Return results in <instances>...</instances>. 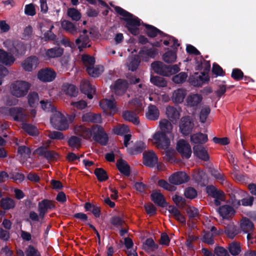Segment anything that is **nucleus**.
<instances>
[{"label":"nucleus","instance_id":"2eb2a0df","mask_svg":"<svg viewBox=\"0 0 256 256\" xmlns=\"http://www.w3.org/2000/svg\"><path fill=\"white\" fill-rule=\"evenodd\" d=\"M143 164L150 168L154 167L158 163V157L153 151L144 152L143 154Z\"/></svg>","mask_w":256,"mask_h":256},{"label":"nucleus","instance_id":"f3484780","mask_svg":"<svg viewBox=\"0 0 256 256\" xmlns=\"http://www.w3.org/2000/svg\"><path fill=\"white\" fill-rule=\"evenodd\" d=\"M142 24L146 28L145 33L150 38H155L158 34L162 38L165 37V36H167V34L152 25L144 22H142Z\"/></svg>","mask_w":256,"mask_h":256},{"label":"nucleus","instance_id":"79ce46f5","mask_svg":"<svg viewBox=\"0 0 256 256\" xmlns=\"http://www.w3.org/2000/svg\"><path fill=\"white\" fill-rule=\"evenodd\" d=\"M15 206L14 200L9 197L2 198L0 200V206L4 210L12 209Z\"/></svg>","mask_w":256,"mask_h":256},{"label":"nucleus","instance_id":"ddd939ff","mask_svg":"<svg viewBox=\"0 0 256 256\" xmlns=\"http://www.w3.org/2000/svg\"><path fill=\"white\" fill-rule=\"evenodd\" d=\"M189 80L194 86H200L208 82L210 76L202 73L195 72L194 75L190 76Z\"/></svg>","mask_w":256,"mask_h":256},{"label":"nucleus","instance_id":"f03ea898","mask_svg":"<svg viewBox=\"0 0 256 256\" xmlns=\"http://www.w3.org/2000/svg\"><path fill=\"white\" fill-rule=\"evenodd\" d=\"M4 44L11 54L16 56L24 55L26 51L24 44L19 40H6Z\"/></svg>","mask_w":256,"mask_h":256},{"label":"nucleus","instance_id":"a211bd4d","mask_svg":"<svg viewBox=\"0 0 256 256\" xmlns=\"http://www.w3.org/2000/svg\"><path fill=\"white\" fill-rule=\"evenodd\" d=\"M128 87V82L122 79L117 80L113 86V89L116 94L121 96L126 92Z\"/></svg>","mask_w":256,"mask_h":256},{"label":"nucleus","instance_id":"473e14b6","mask_svg":"<svg viewBox=\"0 0 256 256\" xmlns=\"http://www.w3.org/2000/svg\"><path fill=\"white\" fill-rule=\"evenodd\" d=\"M218 211L220 215L224 218H228L230 216L234 214L235 213L234 208L226 204L220 206Z\"/></svg>","mask_w":256,"mask_h":256},{"label":"nucleus","instance_id":"412c9836","mask_svg":"<svg viewBox=\"0 0 256 256\" xmlns=\"http://www.w3.org/2000/svg\"><path fill=\"white\" fill-rule=\"evenodd\" d=\"M64 53V50L60 47H54L48 49L46 50L45 54L43 55L46 60L50 58L60 57Z\"/></svg>","mask_w":256,"mask_h":256},{"label":"nucleus","instance_id":"f8f14e48","mask_svg":"<svg viewBox=\"0 0 256 256\" xmlns=\"http://www.w3.org/2000/svg\"><path fill=\"white\" fill-rule=\"evenodd\" d=\"M158 50L155 48H148L146 46H143L139 51L138 55L142 60L148 62L150 58H154L158 54Z\"/></svg>","mask_w":256,"mask_h":256},{"label":"nucleus","instance_id":"09e8293b","mask_svg":"<svg viewBox=\"0 0 256 256\" xmlns=\"http://www.w3.org/2000/svg\"><path fill=\"white\" fill-rule=\"evenodd\" d=\"M94 174L99 182L106 181L108 179V176L106 172L102 168H96L95 169Z\"/></svg>","mask_w":256,"mask_h":256},{"label":"nucleus","instance_id":"b1692460","mask_svg":"<svg viewBox=\"0 0 256 256\" xmlns=\"http://www.w3.org/2000/svg\"><path fill=\"white\" fill-rule=\"evenodd\" d=\"M194 154L198 158L207 162L209 160V156L206 148L200 146L196 145L193 147Z\"/></svg>","mask_w":256,"mask_h":256},{"label":"nucleus","instance_id":"1a4fd4ad","mask_svg":"<svg viewBox=\"0 0 256 256\" xmlns=\"http://www.w3.org/2000/svg\"><path fill=\"white\" fill-rule=\"evenodd\" d=\"M37 76L41 82H52L56 78V74L53 69L46 68L40 70Z\"/></svg>","mask_w":256,"mask_h":256},{"label":"nucleus","instance_id":"052dcab7","mask_svg":"<svg viewBox=\"0 0 256 256\" xmlns=\"http://www.w3.org/2000/svg\"><path fill=\"white\" fill-rule=\"evenodd\" d=\"M224 233L228 238L233 239L237 234L236 226L232 224L228 225L225 228Z\"/></svg>","mask_w":256,"mask_h":256},{"label":"nucleus","instance_id":"39448f33","mask_svg":"<svg viewBox=\"0 0 256 256\" xmlns=\"http://www.w3.org/2000/svg\"><path fill=\"white\" fill-rule=\"evenodd\" d=\"M152 138L154 144L158 149H167L170 146V140L164 132H156L153 135Z\"/></svg>","mask_w":256,"mask_h":256},{"label":"nucleus","instance_id":"58836bf2","mask_svg":"<svg viewBox=\"0 0 256 256\" xmlns=\"http://www.w3.org/2000/svg\"><path fill=\"white\" fill-rule=\"evenodd\" d=\"M22 128L30 136H38L39 134L38 128L32 124L23 123L22 126Z\"/></svg>","mask_w":256,"mask_h":256},{"label":"nucleus","instance_id":"4468645a","mask_svg":"<svg viewBox=\"0 0 256 256\" xmlns=\"http://www.w3.org/2000/svg\"><path fill=\"white\" fill-rule=\"evenodd\" d=\"M39 60L35 56H31L26 58L22 64L23 69L26 72H32L38 64Z\"/></svg>","mask_w":256,"mask_h":256},{"label":"nucleus","instance_id":"37998d69","mask_svg":"<svg viewBox=\"0 0 256 256\" xmlns=\"http://www.w3.org/2000/svg\"><path fill=\"white\" fill-rule=\"evenodd\" d=\"M186 95V92L184 90L178 88L173 92L172 100L176 103H181L183 102Z\"/></svg>","mask_w":256,"mask_h":256},{"label":"nucleus","instance_id":"a878e982","mask_svg":"<svg viewBox=\"0 0 256 256\" xmlns=\"http://www.w3.org/2000/svg\"><path fill=\"white\" fill-rule=\"evenodd\" d=\"M116 166L118 171L123 175L129 176L130 174V168L128 162L123 159L117 161Z\"/></svg>","mask_w":256,"mask_h":256},{"label":"nucleus","instance_id":"de8ad7c7","mask_svg":"<svg viewBox=\"0 0 256 256\" xmlns=\"http://www.w3.org/2000/svg\"><path fill=\"white\" fill-rule=\"evenodd\" d=\"M160 126L161 130L160 132H164L166 134L170 133L173 128L171 122L166 119L160 122Z\"/></svg>","mask_w":256,"mask_h":256},{"label":"nucleus","instance_id":"6ab92c4d","mask_svg":"<svg viewBox=\"0 0 256 256\" xmlns=\"http://www.w3.org/2000/svg\"><path fill=\"white\" fill-rule=\"evenodd\" d=\"M151 66L155 73L162 76H168V66L162 62L159 61L153 62Z\"/></svg>","mask_w":256,"mask_h":256},{"label":"nucleus","instance_id":"20e7f679","mask_svg":"<svg viewBox=\"0 0 256 256\" xmlns=\"http://www.w3.org/2000/svg\"><path fill=\"white\" fill-rule=\"evenodd\" d=\"M92 140L100 145L106 146L108 142V136L103 127L98 124H93L92 126Z\"/></svg>","mask_w":256,"mask_h":256},{"label":"nucleus","instance_id":"2f4dec72","mask_svg":"<svg viewBox=\"0 0 256 256\" xmlns=\"http://www.w3.org/2000/svg\"><path fill=\"white\" fill-rule=\"evenodd\" d=\"M90 42V38L88 35H80L79 38L76 40V44L78 46L80 51L82 48L90 47L91 46L89 44Z\"/></svg>","mask_w":256,"mask_h":256},{"label":"nucleus","instance_id":"e2e57ef3","mask_svg":"<svg viewBox=\"0 0 256 256\" xmlns=\"http://www.w3.org/2000/svg\"><path fill=\"white\" fill-rule=\"evenodd\" d=\"M26 256H42L40 252L32 245H28L25 250Z\"/></svg>","mask_w":256,"mask_h":256},{"label":"nucleus","instance_id":"72a5a7b5","mask_svg":"<svg viewBox=\"0 0 256 256\" xmlns=\"http://www.w3.org/2000/svg\"><path fill=\"white\" fill-rule=\"evenodd\" d=\"M208 140V135L202 132L194 134L190 136V141L194 144H204Z\"/></svg>","mask_w":256,"mask_h":256},{"label":"nucleus","instance_id":"9d476101","mask_svg":"<svg viewBox=\"0 0 256 256\" xmlns=\"http://www.w3.org/2000/svg\"><path fill=\"white\" fill-rule=\"evenodd\" d=\"M176 150L181 156L185 158H189L192 154V149L190 144L186 140L181 139L176 144Z\"/></svg>","mask_w":256,"mask_h":256},{"label":"nucleus","instance_id":"0eeeda50","mask_svg":"<svg viewBox=\"0 0 256 256\" xmlns=\"http://www.w3.org/2000/svg\"><path fill=\"white\" fill-rule=\"evenodd\" d=\"M194 126V121L190 116H184L181 118L179 128L180 132L184 136H186L190 134L192 132Z\"/></svg>","mask_w":256,"mask_h":256},{"label":"nucleus","instance_id":"a19ab883","mask_svg":"<svg viewBox=\"0 0 256 256\" xmlns=\"http://www.w3.org/2000/svg\"><path fill=\"white\" fill-rule=\"evenodd\" d=\"M166 114L169 120L174 122L179 118L180 114L176 108L168 106L166 108Z\"/></svg>","mask_w":256,"mask_h":256},{"label":"nucleus","instance_id":"9b49d317","mask_svg":"<svg viewBox=\"0 0 256 256\" xmlns=\"http://www.w3.org/2000/svg\"><path fill=\"white\" fill-rule=\"evenodd\" d=\"M189 180V176L184 172H174L168 178L170 184L174 185H180L188 182Z\"/></svg>","mask_w":256,"mask_h":256},{"label":"nucleus","instance_id":"13d9d810","mask_svg":"<svg viewBox=\"0 0 256 256\" xmlns=\"http://www.w3.org/2000/svg\"><path fill=\"white\" fill-rule=\"evenodd\" d=\"M210 112V108L209 106H202L200 114V121L202 123H204Z\"/></svg>","mask_w":256,"mask_h":256},{"label":"nucleus","instance_id":"f704fd0d","mask_svg":"<svg viewBox=\"0 0 256 256\" xmlns=\"http://www.w3.org/2000/svg\"><path fill=\"white\" fill-rule=\"evenodd\" d=\"M202 97L200 94H192L189 95L186 98V102L188 106H194L198 105L202 100Z\"/></svg>","mask_w":256,"mask_h":256},{"label":"nucleus","instance_id":"49530a36","mask_svg":"<svg viewBox=\"0 0 256 256\" xmlns=\"http://www.w3.org/2000/svg\"><path fill=\"white\" fill-rule=\"evenodd\" d=\"M206 178V173L202 170H199L192 174L193 180L196 183L200 185L204 184Z\"/></svg>","mask_w":256,"mask_h":256},{"label":"nucleus","instance_id":"338daca9","mask_svg":"<svg viewBox=\"0 0 256 256\" xmlns=\"http://www.w3.org/2000/svg\"><path fill=\"white\" fill-rule=\"evenodd\" d=\"M42 108L46 112H54L56 108L52 104L50 101L41 100L40 102Z\"/></svg>","mask_w":256,"mask_h":256},{"label":"nucleus","instance_id":"c756f323","mask_svg":"<svg viewBox=\"0 0 256 256\" xmlns=\"http://www.w3.org/2000/svg\"><path fill=\"white\" fill-rule=\"evenodd\" d=\"M122 116L124 120L131 122L135 125L140 124L138 118L136 116V113L133 111H124L122 112Z\"/></svg>","mask_w":256,"mask_h":256},{"label":"nucleus","instance_id":"ea45409f","mask_svg":"<svg viewBox=\"0 0 256 256\" xmlns=\"http://www.w3.org/2000/svg\"><path fill=\"white\" fill-rule=\"evenodd\" d=\"M145 148V144L142 141H139L136 142L132 147L129 148L128 152L131 154H137L142 152Z\"/></svg>","mask_w":256,"mask_h":256},{"label":"nucleus","instance_id":"5701e85b","mask_svg":"<svg viewBox=\"0 0 256 256\" xmlns=\"http://www.w3.org/2000/svg\"><path fill=\"white\" fill-rule=\"evenodd\" d=\"M151 200L158 206L165 208L168 206L164 195L159 192H153L150 194Z\"/></svg>","mask_w":256,"mask_h":256},{"label":"nucleus","instance_id":"3c124183","mask_svg":"<svg viewBox=\"0 0 256 256\" xmlns=\"http://www.w3.org/2000/svg\"><path fill=\"white\" fill-rule=\"evenodd\" d=\"M68 145L72 150L76 148L78 150L81 146L82 140L80 138L76 136H72L68 141Z\"/></svg>","mask_w":256,"mask_h":256},{"label":"nucleus","instance_id":"4be33fe9","mask_svg":"<svg viewBox=\"0 0 256 256\" xmlns=\"http://www.w3.org/2000/svg\"><path fill=\"white\" fill-rule=\"evenodd\" d=\"M75 133L86 140H90L92 136V126L90 128L86 127L83 125L76 126Z\"/></svg>","mask_w":256,"mask_h":256},{"label":"nucleus","instance_id":"6e6d98bb","mask_svg":"<svg viewBox=\"0 0 256 256\" xmlns=\"http://www.w3.org/2000/svg\"><path fill=\"white\" fill-rule=\"evenodd\" d=\"M68 16L74 21H78L82 16L80 12L76 8H71L68 9Z\"/></svg>","mask_w":256,"mask_h":256},{"label":"nucleus","instance_id":"4d7b16f0","mask_svg":"<svg viewBox=\"0 0 256 256\" xmlns=\"http://www.w3.org/2000/svg\"><path fill=\"white\" fill-rule=\"evenodd\" d=\"M214 234L209 231H204L202 238L203 242L209 245H212L214 243Z\"/></svg>","mask_w":256,"mask_h":256},{"label":"nucleus","instance_id":"774afa93","mask_svg":"<svg viewBox=\"0 0 256 256\" xmlns=\"http://www.w3.org/2000/svg\"><path fill=\"white\" fill-rule=\"evenodd\" d=\"M82 60L86 68L88 66H94L95 64V58L89 55H83Z\"/></svg>","mask_w":256,"mask_h":256},{"label":"nucleus","instance_id":"0e129e2a","mask_svg":"<svg viewBox=\"0 0 256 256\" xmlns=\"http://www.w3.org/2000/svg\"><path fill=\"white\" fill-rule=\"evenodd\" d=\"M188 77V74L185 72H180L178 74L175 75L172 78V81L177 84H182L184 82Z\"/></svg>","mask_w":256,"mask_h":256},{"label":"nucleus","instance_id":"bb28decb","mask_svg":"<svg viewBox=\"0 0 256 256\" xmlns=\"http://www.w3.org/2000/svg\"><path fill=\"white\" fill-rule=\"evenodd\" d=\"M82 120L92 123H101L102 118L100 114L87 112L82 115Z\"/></svg>","mask_w":256,"mask_h":256},{"label":"nucleus","instance_id":"864d4df0","mask_svg":"<svg viewBox=\"0 0 256 256\" xmlns=\"http://www.w3.org/2000/svg\"><path fill=\"white\" fill-rule=\"evenodd\" d=\"M102 68L103 66H96L94 67V66H88L86 68V70L90 76L96 78L100 74Z\"/></svg>","mask_w":256,"mask_h":256},{"label":"nucleus","instance_id":"f257e3e1","mask_svg":"<svg viewBox=\"0 0 256 256\" xmlns=\"http://www.w3.org/2000/svg\"><path fill=\"white\" fill-rule=\"evenodd\" d=\"M113 6L116 12L124 17V20L126 22V27L128 30L134 36L138 35L140 32L138 27L141 24V20L119 6Z\"/></svg>","mask_w":256,"mask_h":256},{"label":"nucleus","instance_id":"7ed1b4c3","mask_svg":"<svg viewBox=\"0 0 256 256\" xmlns=\"http://www.w3.org/2000/svg\"><path fill=\"white\" fill-rule=\"evenodd\" d=\"M30 84L26 81L17 80L12 83L10 88L11 94L16 97L22 98L26 96L30 88Z\"/></svg>","mask_w":256,"mask_h":256},{"label":"nucleus","instance_id":"603ef678","mask_svg":"<svg viewBox=\"0 0 256 256\" xmlns=\"http://www.w3.org/2000/svg\"><path fill=\"white\" fill-rule=\"evenodd\" d=\"M28 103L31 108H35L38 105L39 97L36 92H30L28 96Z\"/></svg>","mask_w":256,"mask_h":256},{"label":"nucleus","instance_id":"8fccbe9b","mask_svg":"<svg viewBox=\"0 0 256 256\" xmlns=\"http://www.w3.org/2000/svg\"><path fill=\"white\" fill-rule=\"evenodd\" d=\"M150 82L154 85L158 87H164L167 85L166 80L160 76H151Z\"/></svg>","mask_w":256,"mask_h":256},{"label":"nucleus","instance_id":"bf43d9fd","mask_svg":"<svg viewBox=\"0 0 256 256\" xmlns=\"http://www.w3.org/2000/svg\"><path fill=\"white\" fill-rule=\"evenodd\" d=\"M100 105L102 109H104L106 108L111 110H116V105L114 103V100H112L106 99L103 102H100Z\"/></svg>","mask_w":256,"mask_h":256},{"label":"nucleus","instance_id":"c03bdc74","mask_svg":"<svg viewBox=\"0 0 256 256\" xmlns=\"http://www.w3.org/2000/svg\"><path fill=\"white\" fill-rule=\"evenodd\" d=\"M164 62L170 64L174 62L176 59V50H168L162 56Z\"/></svg>","mask_w":256,"mask_h":256},{"label":"nucleus","instance_id":"dca6fc26","mask_svg":"<svg viewBox=\"0 0 256 256\" xmlns=\"http://www.w3.org/2000/svg\"><path fill=\"white\" fill-rule=\"evenodd\" d=\"M50 122L55 128L60 130H65L68 128L67 120L64 116H56L52 118Z\"/></svg>","mask_w":256,"mask_h":256},{"label":"nucleus","instance_id":"423d86ee","mask_svg":"<svg viewBox=\"0 0 256 256\" xmlns=\"http://www.w3.org/2000/svg\"><path fill=\"white\" fill-rule=\"evenodd\" d=\"M206 192L208 195L214 198V203L216 206L220 204V202L224 200V193L222 190H218L212 185L208 186L206 188Z\"/></svg>","mask_w":256,"mask_h":256},{"label":"nucleus","instance_id":"e433bc0d","mask_svg":"<svg viewBox=\"0 0 256 256\" xmlns=\"http://www.w3.org/2000/svg\"><path fill=\"white\" fill-rule=\"evenodd\" d=\"M62 28L72 34H75L77 33V28L76 26L71 22L67 20H63L61 22Z\"/></svg>","mask_w":256,"mask_h":256},{"label":"nucleus","instance_id":"680f3d73","mask_svg":"<svg viewBox=\"0 0 256 256\" xmlns=\"http://www.w3.org/2000/svg\"><path fill=\"white\" fill-rule=\"evenodd\" d=\"M172 200L176 206L179 208H182L186 204V200L184 198L177 194H175L172 196Z\"/></svg>","mask_w":256,"mask_h":256},{"label":"nucleus","instance_id":"393cba45","mask_svg":"<svg viewBox=\"0 0 256 256\" xmlns=\"http://www.w3.org/2000/svg\"><path fill=\"white\" fill-rule=\"evenodd\" d=\"M9 112L16 121L23 122L25 120L26 116L24 112V109L22 108H12L10 109Z\"/></svg>","mask_w":256,"mask_h":256},{"label":"nucleus","instance_id":"7c9ffc66","mask_svg":"<svg viewBox=\"0 0 256 256\" xmlns=\"http://www.w3.org/2000/svg\"><path fill=\"white\" fill-rule=\"evenodd\" d=\"M62 90L66 95L75 97L78 94V88L74 84L64 83L62 86Z\"/></svg>","mask_w":256,"mask_h":256},{"label":"nucleus","instance_id":"69168bd1","mask_svg":"<svg viewBox=\"0 0 256 256\" xmlns=\"http://www.w3.org/2000/svg\"><path fill=\"white\" fill-rule=\"evenodd\" d=\"M158 186L170 192L174 191L176 188L168 184L166 180L164 179L160 180L158 182Z\"/></svg>","mask_w":256,"mask_h":256},{"label":"nucleus","instance_id":"cd10ccee","mask_svg":"<svg viewBox=\"0 0 256 256\" xmlns=\"http://www.w3.org/2000/svg\"><path fill=\"white\" fill-rule=\"evenodd\" d=\"M160 112L157 107L152 104H150L146 112V117L150 120H157L159 118Z\"/></svg>","mask_w":256,"mask_h":256},{"label":"nucleus","instance_id":"c85d7f7f","mask_svg":"<svg viewBox=\"0 0 256 256\" xmlns=\"http://www.w3.org/2000/svg\"><path fill=\"white\" fill-rule=\"evenodd\" d=\"M15 61V58L12 54H9L7 52L2 49H0V62L6 66H11Z\"/></svg>","mask_w":256,"mask_h":256},{"label":"nucleus","instance_id":"6e6552de","mask_svg":"<svg viewBox=\"0 0 256 256\" xmlns=\"http://www.w3.org/2000/svg\"><path fill=\"white\" fill-rule=\"evenodd\" d=\"M55 208L54 202L51 200L45 198L39 202L38 203V212L40 218L43 220L48 210H54Z\"/></svg>","mask_w":256,"mask_h":256},{"label":"nucleus","instance_id":"a18cd8bd","mask_svg":"<svg viewBox=\"0 0 256 256\" xmlns=\"http://www.w3.org/2000/svg\"><path fill=\"white\" fill-rule=\"evenodd\" d=\"M228 249L229 252L233 256H238L242 251L240 243L236 242L229 244Z\"/></svg>","mask_w":256,"mask_h":256},{"label":"nucleus","instance_id":"4c0bfd02","mask_svg":"<svg viewBox=\"0 0 256 256\" xmlns=\"http://www.w3.org/2000/svg\"><path fill=\"white\" fill-rule=\"evenodd\" d=\"M240 227L244 232H252L254 229V224L250 219L244 218L242 220Z\"/></svg>","mask_w":256,"mask_h":256},{"label":"nucleus","instance_id":"c9c22d12","mask_svg":"<svg viewBox=\"0 0 256 256\" xmlns=\"http://www.w3.org/2000/svg\"><path fill=\"white\" fill-rule=\"evenodd\" d=\"M84 208L86 212H90L96 218H98L100 216L101 214L100 208L97 205L87 202L85 203Z\"/></svg>","mask_w":256,"mask_h":256},{"label":"nucleus","instance_id":"aec40b11","mask_svg":"<svg viewBox=\"0 0 256 256\" xmlns=\"http://www.w3.org/2000/svg\"><path fill=\"white\" fill-rule=\"evenodd\" d=\"M36 152L40 156H44L47 160H51L56 158L58 156L57 153L54 151L48 150L46 146H42L37 148Z\"/></svg>","mask_w":256,"mask_h":256},{"label":"nucleus","instance_id":"5fc2aeb1","mask_svg":"<svg viewBox=\"0 0 256 256\" xmlns=\"http://www.w3.org/2000/svg\"><path fill=\"white\" fill-rule=\"evenodd\" d=\"M230 200L234 206L238 207L240 205V194L236 190H232L229 194Z\"/></svg>","mask_w":256,"mask_h":256}]
</instances>
